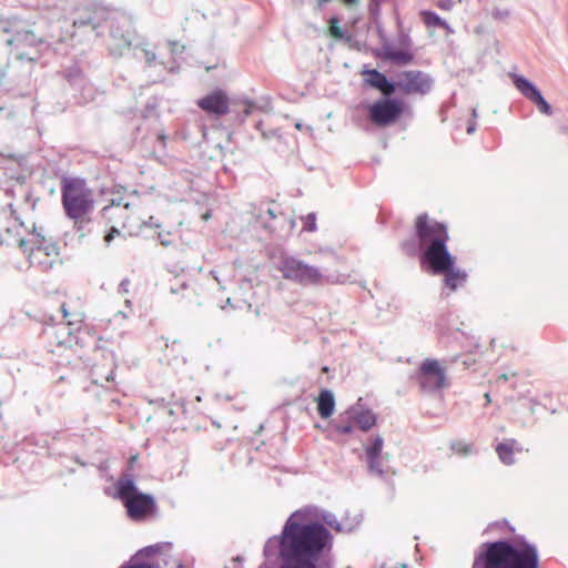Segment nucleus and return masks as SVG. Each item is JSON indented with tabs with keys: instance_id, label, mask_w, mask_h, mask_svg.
I'll list each match as a JSON object with an SVG mask.
<instances>
[{
	"instance_id": "1",
	"label": "nucleus",
	"mask_w": 568,
	"mask_h": 568,
	"mask_svg": "<svg viewBox=\"0 0 568 568\" xmlns=\"http://www.w3.org/2000/svg\"><path fill=\"white\" fill-rule=\"evenodd\" d=\"M332 535L320 523H306L296 511L287 519L281 537V568H329L328 562L317 564L324 551L331 550Z\"/></svg>"
},
{
	"instance_id": "2",
	"label": "nucleus",
	"mask_w": 568,
	"mask_h": 568,
	"mask_svg": "<svg viewBox=\"0 0 568 568\" xmlns=\"http://www.w3.org/2000/svg\"><path fill=\"white\" fill-rule=\"evenodd\" d=\"M414 234L416 239L404 240L400 243V250L407 256L413 257L423 250V260L428 265L439 268L449 262V234L444 223L427 213L418 214L414 220Z\"/></svg>"
},
{
	"instance_id": "3",
	"label": "nucleus",
	"mask_w": 568,
	"mask_h": 568,
	"mask_svg": "<svg viewBox=\"0 0 568 568\" xmlns=\"http://www.w3.org/2000/svg\"><path fill=\"white\" fill-rule=\"evenodd\" d=\"M473 568H539L538 551L523 540L486 542L475 557Z\"/></svg>"
},
{
	"instance_id": "4",
	"label": "nucleus",
	"mask_w": 568,
	"mask_h": 568,
	"mask_svg": "<svg viewBox=\"0 0 568 568\" xmlns=\"http://www.w3.org/2000/svg\"><path fill=\"white\" fill-rule=\"evenodd\" d=\"M61 203L68 219L77 230H83L92 221L94 211V192L85 180L63 178L61 180Z\"/></svg>"
},
{
	"instance_id": "5",
	"label": "nucleus",
	"mask_w": 568,
	"mask_h": 568,
	"mask_svg": "<svg viewBox=\"0 0 568 568\" xmlns=\"http://www.w3.org/2000/svg\"><path fill=\"white\" fill-rule=\"evenodd\" d=\"M116 497L126 509L128 517L134 521H143L156 513V501L150 494L139 491L130 476H122L115 484Z\"/></svg>"
},
{
	"instance_id": "6",
	"label": "nucleus",
	"mask_w": 568,
	"mask_h": 568,
	"mask_svg": "<svg viewBox=\"0 0 568 568\" xmlns=\"http://www.w3.org/2000/svg\"><path fill=\"white\" fill-rule=\"evenodd\" d=\"M4 32H13L7 41L10 53L21 62L36 63L41 58L43 40L31 30H20L17 21L10 22Z\"/></svg>"
},
{
	"instance_id": "7",
	"label": "nucleus",
	"mask_w": 568,
	"mask_h": 568,
	"mask_svg": "<svg viewBox=\"0 0 568 568\" xmlns=\"http://www.w3.org/2000/svg\"><path fill=\"white\" fill-rule=\"evenodd\" d=\"M30 241L31 247L29 248L27 244L22 248L24 253H28L30 266L40 272H49L61 264L60 251L52 237L34 232Z\"/></svg>"
},
{
	"instance_id": "8",
	"label": "nucleus",
	"mask_w": 568,
	"mask_h": 568,
	"mask_svg": "<svg viewBox=\"0 0 568 568\" xmlns=\"http://www.w3.org/2000/svg\"><path fill=\"white\" fill-rule=\"evenodd\" d=\"M101 217L104 221L105 227L120 229L139 234L145 224L141 215V209L134 204H114L104 206L101 211Z\"/></svg>"
},
{
	"instance_id": "9",
	"label": "nucleus",
	"mask_w": 568,
	"mask_h": 568,
	"mask_svg": "<svg viewBox=\"0 0 568 568\" xmlns=\"http://www.w3.org/2000/svg\"><path fill=\"white\" fill-rule=\"evenodd\" d=\"M61 312L67 324L75 326L73 331L69 332L68 345L73 346L74 344L84 347L87 345L84 336L89 335V328L82 325L85 318L83 302L78 297H69L61 304Z\"/></svg>"
},
{
	"instance_id": "10",
	"label": "nucleus",
	"mask_w": 568,
	"mask_h": 568,
	"mask_svg": "<svg viewBox=\"0 0 568 568\" xmlns=\"http://www.w3.org/2000/svg\"><path fill=\"white\" fill-rule=\"evenodd\" d=\"M283 277L303 285H320L323 283V274L318 268L308 265L293 256L282 258L278 266Z\"/></svg>"
},
{
	"instance_id": "11",
	"label": "nucleus",
	"mask_w": 568,
	"mask_h": 568,
	"mask_svg": "<svg viewBox=\"0 0 568 568\" xmlns=\"http://www.w3.org/2000/svg\"><path fill=\"white\" fill-rule=\"evenodd\" d=\"M406 110L404 101L385 97L375 101L368 108L369 120L379 128L397 122Z\"/></svg>"
},
{
	"instance_id": "12",
	"label": "nucleus",
	"mask_w": 568,
	"mask_h": 568,
	"mask_svg": "<svg viewBox=\"0 0 568 568\" xmlns=\"http://www.w3.org/2000/svg\"><path fill=\"white\" fill-rule=\"evenodd\" d=\"M417 379L425 390H439L449 386L446 369L438 359L426 358L419 366Z\"/></svg>"
},
{
	"instance_id": "13",
	"label": "nucleus",
	"mask_w": 568,
	"mask_h": 568,
	"mask_svg": "<svg viewBox=\"0 0 568 568\" xmlns=\"http://www.w3.org/2000/svg\"><path fill=\"white\" fill-rule=\"evenodd\" d=\"M135 556L142 561H159L161 568H183L182 559L174 554L171 542H158L144 547Z\"/></svg>"
},
{
	"instance_id": "14",
	"label": "nucleus",
	"mask_w": 568,
	"mask_h": 568,
	"mask_svg": "<svg viewBox=\"0 0 568 568\" xmlns=\"http://www.w3.org/2000/svg\"><path fill=\"white\" fill-rule=\"evenodd\" d=\"M394 84L404 94L424 95L430 90L432 79L423 71L407 70L398 74V80Z\"/></svg>"
},
{
	"instance_id": "15",
	"label": "nucleus",
	"mask_w": 568,
	"mask_h": 568,
	"mask_svg": "<svg viewBox=\"0 0 568 568\" xmlns=\"http://www.w3.org/2000/svg\"><path fill=\"white\" fill-rule=\"evenodd\" d=\"M0 244L20 248L27 245L22 236V224L11 214L0 215Z\"/></svg>"
},
{
	"instance_id": "16",
	"label": "nucleus",
	"mask_w": 568,
	"mask_h": 568,
	"mask_svg": "<svg viewBox=\"0 0 568 568\" xmlns=\"http://www.w3.org/2000/svg\"><path fill=\"white\" fill-rule=\"evenodd\" d=\"M111 20V12L102 7H87L79 11L73 20V27H90L93 31L104 26Z\"/></svg>"
},
{
	"instance_id": "17",
	"label": "nucleus",
	"mask_w": 568,
	"mask_h": 568,
	"mask_svg": "<svg viewBox=\"0 0 568 568\" xmlns=\"http://www.w3.org/2000/svg\"><path fill=\"white\" fill-rule=\"evenodd\" d=\"M433 274H443L444 284L450 292L464 286L467 281V273L455 266V257L449 253V262L445 263L442 267L437 268L434 265H428Z\"/></svg>"
},
{
	"instance_id": "18",
	"label": "nucleus",
	"mask_w": 568,
	"mask_h": 568,
	"mask_svg": "<svg viewBox=\"0 0 568 568\" xmlns=\"http://www.w3.org/2000/svg\"><path fill=\"white\" fill-rule=\"evenodd\" d=\"M200 109L217 118L230 111V99L223 90H214L197 101Z\"/></svg>"
},
{
	"instance_id": "19",
	"label": "nucleus",
	"mask_w": 568,
	"mask_h": 568,
	"mask_svg": "<svg viewBox=\"0 0 568 568\" xmlns=\"http://www.w3.org/2000/svg\"><path fill=\"white\" fill-rule=\"evenodd\" d=\"M514 82L520 93L537 105L539 112L546 115L552 113L551 106L531 82L523 77H516Z\"/></svg>"
},
{
	"instance_id": "20",
	"label": "nucleus",
	"mask_w": 568,
	"mask_h": 568,
	"mask_svg": "<svg viewBox=\"0 0 568 568\" xmlns=\"http://www.w3.org/2000/svg\"><path fill=\"white\" fill-rule=\"evenodd\" d=\"M361 74L368 87L378 90L384 97H390L396 91V85L375 69H364Z\"/></svg>"
},
{
	"instance_id": "21",
	"label": "nucleus",
	"mask_w": 568,
	"mask_h": 568,
	"mask_svg": "<svg viewBox=\"0 0 568 568\" xmlns=\"http://www.w3.org/2000/svg\"><path fill=\"white\" fill-rule=\"evenodd\" d=\"M377 57L399 65L409 64L414 60V53L408 49H396L389 44L383 45Z\"/></svg>"
},
{
	"instance_id": "22",
	"label": "nucleus",
	"mask_w": 568,
	"mask_h": 568,
	"mask_svg": "<svg viewBox=\"0 0 568 568\" xmlns=\"http://www.w3.org/2000/svg\"><path fill=\"white\" fill-rule=\"evenodd\" d=\"M317 413L323 419L329 418L335 410V398L329 389H321L317 398Z\"/></svg>"
},
{
	"instance_id": "23",
	"label": "nucleus",
	"mask_w": 568,
	"mask_h": 568,
	"mask_svg": "<svg viewBox=\"0 0 568 568\" xmlns=\"http://www.w3.org/2000/svg\"><path fill=\"white\" fill-rule=\"evenodd\" d=\"M355 426L356 424L353 418V409H349L339 415L338 419L333 425V428L336 433L345 435L352 434Z\"/></svg>"
},
{
	"instance_id": "24",
	"label": "nucleus",
	"mask_w": 568,
	"mask_h": 568,
	"mask_svg": "<svg viewBox=\"0 0 568 568\" xmlns=\"http://www.w3.org/2000/svg\"><path fill=\"white\" fill-rule=\"evenodd\" d=\"M516 445L517 443L515 439H508L497 445L496 453L504 464L511 465L515 463L514 454Z\"/></svg>"
},
{
	"instance_id": "25",
	"label": "nucleus",
	"mask_w": 568,
	"mask_h": 568,
	"mask_svg": "<svg viewBox=\"0 0 568 568\" xmlns=\"http://www.w3.org/2000/svg\"><path fill=\"white\" fill-rule=\"evenodd\" d=\"M353 418L356 426L363 432L369 430L376 424V416L371 410L356 412L353 409Z\"/></svg>"
},
{
	"instance_id": "26",
	"label": "nucleus",
	"mask_w": 568,
	"mask_h": 568,
	"mask_svg": "<svg viewBox=\"0 0 568 568\" xmlns=\"http://www.w3.org/2000/svg\"><path fill=\"white\" fill-rule=\"evenodd\" d=\"M423 23L427 29L442 28L447 32H452L450 27L447 24L445 20H443L438 14L433 11H422L419 13Z\"/></svg>"
},
{
	"instance_id": "27",
	"label": "nucleus",
	"mask_w": 568,
	"mask_h": 568,
	"mask_svg": "<svg viewBox=\"0 0 568 568\" xmlns=\"http://www.w3.org/2000/svg\"><path fill=\"white\" fill-rule=\"evenodd\" d=\"M383 438L379 436L375 437L371 446L366 448V456L369 463L371 468H375L376 463L381 456L383 449Z\"/></svg>"
},
{
	"instance_id": "28",
	"label": "nucleus",
	"mask_w": 568,
	"mask_h": 568,
	"mask_svg": "<svg viewBox=\"0 0 568 568\" xmlns=\"http://www.w3.org/2000/svg\"><path fill=\"white\" fill-rule=\"evenodd\" d=\"M135 233L121 231L120 229L105 227L103 242L106 246H110L115 239L126 240L128 237L135 236Z\"/></svg>"
},
{
	"instance_id": "29",
	"label": "nucleus",
	"mask_w": 568,
	"mask_h": 568,
	"mask_svg": "<svg viewBox=\"0 0 568 568\" xmlns=\"http://www.w3.org/2000/svg\"><path fill=\"white\" fill-rule=\"evenodd\" d=\"M139 57L145 61L149 67H152L158 59L156 47L151 43H144L139 47Z\"/></svg>"
},
{
	"instance_id": "30",
	"label": "nucleus",
	"mask_w": 568,
	"mask_h": 568,
	"mask_svg": "<svg viewBox=\"0 0 568 568\" xmlns=\"http://www.w3.org/2000/svg\"><path fill=\"white\" fill-rule=\"evenodd\" d=\"M114 368L112 366H110V368L106 371V373L103 375L99 372V367L95 366L93 369H92V378H93V383L94 384H101L103 382H112L114 381Z\"/></svg>"
},
{
	"instance_id": "31",
	"label": "nucleus",
	"mask_w": 568,
	"mask_h": 568,
	"mask_svg": "<svg viewBox=\"0 0 568 568\" xmlns=\"http://www.w3.org/2000/svg\"><path fill=\"white\" fill-rule=\"evenodd\" d=\"M450 449L459 456H468L473 452V445L463 440H455L450 444Z\"/></svg>"
},
{
	"instance_id": "32",
	"label": "nucleus",
	"mask_w": 568,
	"mask_h": 568,
	"mask_svg": "<svg viewBox=\"0 0 568 568\" xmlns=\"http://www.w3.org/2000/svg\"><path fill=\"white\" fill-rule=\"evenodd\" d=\"M121 568H161V564L159 561H142L134 556L129 564L121 566Z\"/></svg>"
},
{
	"instance_id": "33",
	"label": "nucleus",
	"mask_w": 568,
	"mask_h": 568,
	"mask_svg": "<svg viewBox=\"0 0 568 568\" xmlns=\"http://www.w3.org/2000/svg\"><path fill=\"white\" fill-rule=\"evenodd\" d=\"M277 209L276 207H270L265 212L266 215H260L258 219L264 224L266 229L273 230L274 226L271 224L272 220H275L277 217Z\"/></svg>"
},
{
	"instance_id": "34",
	"label": "nucleus",
	"mask_w": 568,
	"mask_h": 568,
	"mask_svg": "<svg viewBox=\"0 0 568 568\" xmlns=\"http://www.w3.org/2000/svg\"><path fill=\"white\" fill-rule=\"evenodd\" d=\"M339 20L336 18V17H333L329 19V34L334 38V39H342L343 38V31L339 27Z\"/></svg>"
},
{
	"instance_id": "35",
	"label": "nucleus",
	"mask_w": 568,
	"mask_h": 568,
	"mask_svg": "<svg viewBox=\"0 0 568 568\" xmlns=\"http://www.w3.org/2000/svg\"><path fill=\"white\" fill-rule=\"evenodd\" d=\"M304 230H306L308 232H313L316 230L315 214H313V213L307 214V216L305 217Z\"/></svg>"
},
{
	"instance_id": "36",
	"label": "nucleus",
	"mask_w": 568,
	"mask_h": 568,
	"mask_svg": "<svg viewBox=\"0 0 568 568\" xmlns=\"http://www.w3.org/2000/svg\"><path fill=\"white\" fill-rule=\"evenodd\" d=\"M462 363L466 369H469L478 363V358L474 354H469L465 356Z\"/></svg>"
},
{
	"instance_id": "37",
	"label": "nucleus",
	"mask_w": 568,
	"mask_h": 568,
	"mask_svg": "<svg viewBox=\"0 0 568 568\" xmlns=\"http://www.w3.org/2000/svg\"><path fill=\"white\" fill-rule=\"evenodd\" d=\"M170 47H171V51L173 53H178V52H181L183 49H184V45L181 44L180 42L178 41H170L169 42Z\"/></svg>"
},
{
	"instance_id": "38",
	"label": "nucleus",
	"mask_w": 568,
	"mask_h": 568,
	"mask_svg": "<svg viewBox=\"0 0 568 568\" xmlns=\"http://www.w3.org/2000/svg\"><path fill=\"white\" fill-rule=\"evenodd\" d=\"M438 7H439L440 9H443V10H447V11H448V10H450V9H452L453 3H452V1H450V0L440 1V2L438 3Z\"/></svg>"
},
{
	"instance_id": "39",
	"label": "nucleus",
	"mask_w": 568,
	"mask_h": 568,
	"mask_svg": "<svg viewBox=\"0 0 568 568\" xmlns=\"http://www.w3.org/2000/svg\"><path fill=\"white\" fill-rule=\"evenodd\" d=\"M346 7H355L359 0H341Z\"/></svg>"
},
{
	"instance_id": "40",
	"label": "nucleus",
	"mask_w": 568,
	"mask_h": 568,
	"mask_svg": "<svg viewBox=\"0 0 568 568\" xmlns=\"http://www.w3.org/2000/svg\"><path fill=\"white\" fill-rule=\"evenodd\" d=\"M121 45H123V47L130 45L129 39H126L123 34L121 36Z\"/></svg>"
},
{
	"instance_id": "41",
	"label": "nucleus",
	"mask_w": 568,
	"mask_h": 568,
	"mask_svg": "<svg viewBox=\"0 0 568 568\" xmlns=\"http://www.w3.org/2000/svg\"><path fill=\"white\" fill-rule=\"evenodd\" d=\"M6 75H7L6 69L0 67V83L3 81Z\"/></svg>"
},
{
	"instance_id": "42",
	"label": "nucleus",
	"mask_w": 568,
	"mask_h": 568,
	"mask_svg": "<svg viewBox=\"0 0 568 568\" xmlns=\"http://www.w3.org/2000/svg\"><path fill=\"white\" fill-rule=\"evenodd\" d=\"M508 381V375L507 374H501L498 378H497V383L498 382H507Z\"/></svg>"
},
{
	"instance_id": "43",
	"label": "nucleus",
	"mask_w": 568,
	"mask_h": 568,
	"mask_svg": "<svg viewBox=\"0 0 568 568\" xmlns=\"http://www.w3.org/2000/svg\"><path fill=\"white\" fill-rule=\"evenodd\" d=\"M484 398H485V400H486V404H487V405L491 403V398H490L489 393H486V394L484 395Z\"/></svg>"
},
{
	"instance_id": "44",
	"label": "nucleus",
	"mask_w": 568,
	"mask_h": 568,
	"mask_svg": "<svg viewBox=\"0 0 568 568\" xmlns=\"http://www.w3.org/2000/svg\"><path fill=\"white\" fill-rule=\"evenodd\" d=\"M329 1H331V0H317V2H318L320 4H323V3H326V2H329Z\"/></svg>"
},
{
	"instance_id": "45",
	"label": "nucleus",
	"mask_w": 568,
	"mask_h": 568,
	"mask_svg": "<svg viewBox=\"0 0 568 568\" xmlns=\"http://www.w3.org/2000/svg\"><path fill=\"white\" fill-rule=\"evenodd\" d=\"M126 285H129V281H124V282H122V283H121V287H123V288H124V286H126Z\"/></svg>"
},
{
	"instance_id": "46",
	"label": "nucleus",
	"mask_w": 568,
	"mask_h": 568,
	"mask_svg": "<svg viewBox=\"0 0 568 568\" xmlns=\"http://www.w3.org/2000/svg\"><path fill=\"white\" fill-rule=\"evenodd\" d=\"M473 131H474V128H473V126H469V128L467 129V132H468V133H471Z\"/></svg>"
},
{
	"instance_id": "47",
	"label": "nucleus",
	"mask_w": 568,
	"mask_h": 568,
	"mask_svg": "<svg viewBox=\"0 0 568 568\" xmlns=\"http://www.w3.org/2000/svg\"><path fill=\"white\" fill-rule=\"evenodd\" d=\"M327 371H328V368H327V367H324V368H323V372H324V373H327Z\"/></svg>"
}]
</instances>
